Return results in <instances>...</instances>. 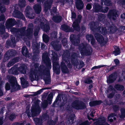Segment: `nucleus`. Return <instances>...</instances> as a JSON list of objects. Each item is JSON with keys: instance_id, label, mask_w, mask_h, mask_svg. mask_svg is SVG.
Listing matches in <instances>:
<instances>
[{"instance_id": "2", "label": "nucleus", "mask_w": 125, "mask_h": 125, "mask_svg": "<svg viewBox=\"0 0 125 125\" xmlns=\"http://www.w3.org/2000/svg\"><path fill=\"white\" fill-rule=\"evenodd\" d=\"M7 78L8 82L10 84L11 87V89L10 90L11 93L19 90L21 89V86L18 84L17 79L15 77L7 75Z\"/></svg>"}, {"instance_id": "63", "label": "nucleus", "mask_w": 125, "mask_h": 125, "mask_svg": "<svg viewBox=\"0 0 125 125\" xmlns=\"http://www.w3.org/2000/svg\"><path fill=\"white\" fill-rule=\"evenodd\" d=\"M53 69V71L56 74L58 75L60 74V71L59 68L58 67Z\"/></svg>"}, {"instance_id": "13", "label": "nucleus", "mask_w": 125, "mask_h": 125, "mask_svg": "<svg viewBox=\"0 0 125 125\" xmlns=\"http://www.w3.org/2000/svg\"><path fill=\"white\" fill-rule=\"evenodd\" d=\"M117 77V73L116 72H114L111 74L107 77V82L108 83H113L116 80Z\"/></svg>"}, {"instance_id": "15", "label": "nucleus", "mask_w": 125, "mask_h": 125, "mask_svg": "<svg viewBox=\"0 0 125 125\" xmlns=\"http://www.w3.org/2000/svg\"><path fill=\"white\" fill-rule=\"evenodd\" d=\"M70 41L72 44L75 46H78L80 42V39L79 37L75 35L70 36Z\"/></svg>"}, {"instance_id": "36", "label": "nucleus", "mask_w": 125, "mask_h": 125, "mask_svg": "<svg viewBox=\"0 0 125 125\" xmlns=\"http://www.w3.org/2000/svg\"><path fill=\"white\" fill-rule=\"evenodd\" d=\"M114 87L117 91H123L125 88L124 86L123 85L119 84H116L114 86Z\"/></svg>"}, {"instance_id": "45", "label": "nucleus", "mask_w": 125, "mask_h": 125, "mask_svg": "<svg viewBox=\"0 0 125 125\" xmlns=\"http://www.w3.org/2000/svg\"><path fill=\"white\" fill-rule=\"evenodd\" d=\"M105 18V16L104 14H101L98 15V18L99 21L103 22Z\"/></svg>"}, {"instance_id": "44", "label": "nucleus", "mask_w": 125, "mask_h": 125, "mask_svg": "<svg viewBox=\"0 0 125 125\" xmlns=\"http://www.w3.org/2000/svg\"><path fill=\"white\" fill-rule=\"evenodd\" d=\"M42 38L43 41L45 43H47L49 42V38L48 35L46 34L43 35Z\"/></svg>"}, {"instance_id": "7", "label": "nucleus", "mask_w": 125, "mask_h": 125, "mask_svg": "<svg viewBox=\"0 0 125 125\" xmlns=\"http://www.w3.org/2000/svg\"><path fill=\"white\" fill-rule=\"evenodd\" d=\"M62 59L67 64L68 68L71 69L72 67V64L70 63V59L71 56L68 51L64 52L62 55Z\"/></svg>"}, {"instance_id": "25", "label": "nucleus", "mask_w": 125, "mask_h": 125, "mask_svg": "<svg viewBox=\"0 0 125 125\" xmlns=\"http://www.w3.org/2000/svg\"><path fill=\"white\" fill-rule=\"evenodd\" d=\"M102 6L100 5L98 3H95L93 5V8L95 12L98 13L100 12Z\"/></svg>"}, {"instance_id": "40", "label": "nucleus", "mask_w": 125, "mask_h": 125, "mask_svg": "<svg viewBox=\"0 0 125 125\" xmlns=\"http://www.w3.org/2000/svg\"><path fill=\"white\" fill-rule=\"evenodd\" d=\"M52 55V56L51 58L52 62L57 61L58 59V54L57 53L55 52H53Z\"/></svg>"}, {"instance_id": "26", "label": "nucleus", "mask_w": 125, "mask_h": 125, "mask_svg": "<svg viewBox=\"0 0 125 125\" xmlns=\"http://www.w3.org/2000/svg\"><path fill=\"white\" fill-rule=\"evenodd\" d=\"M102 103L101 100H94L90 102L89 104L90 107H92L100 105Z\"/></svg>"}, {"instance_id": "17", "label": "nucleus", "mask_w": 125, "mask_h": 125, "mask_svg": "<svg viewBox=\"0 0 125 125\" xmlns=\"http://www.w3.org/2000/svg\"><path fill=\"white\" fill-rule=\"evenodd\" d=\"M53 2V0H46L44 2V8L45 12L50 10L52 7Z\"/></svg>"}, {"instance_id": "11", "label": "nucleus", "mask_w": 125, "mask_h": 125, "mask_svg": "<svg viewBox=\"0 0 125 125\" xmlns=\"http://www.w3.org/2000/svg\"><path fill=\"white\" fill-rule=\"evenodd\" d=\"M107 16L110 19L112 20L113 21L116 20L117 17L118 16L117 12L115 10H110L109 11Z\"/></svg>"}, {"instance_id": "8", "label": "nucleus", "mask_w": 125, "mask_h": 125, "mask_svg": "<svg viewBox=\"0 0 125 125\" xmlns=\"http://www.w3.org/2000/svg\"><path fill=\"white\" fill-rule=\"evenodd\" d=\"M17 54V52L13 49H10L7 51L5 53L3 58V61L6 62L11 57L15 56Z\"/></svg>"}, {"instance_id": "19", "label": "nucleus", "mask_w": 125, "mask_h": 125, "mask_svg": "<svg viewBox=\"0 0 125 125\" xmlns=\"http://www.w3.org/2000/svg\"><path fill=\"white\" fill-rule=\"evenodd\" d=\"M40 25L41 28L44 31L47 32L49 31L50 29V27L48 22L45 23L44 22L41 21L40 22Z\"/></svg>"}, {"instance_id": "33", "label": "nucleus", "mask_w": 125, "mask_h": 125, "mask_svg": "<svg viewBox=\"0 0 125 125\" xmlns=\"http://www.w3.org/2000/svg\"><path fill=\"white\" fill-rule=\"evenodd\" d=\"M51 44L54 50L56 51H58L60 50L61 47V45H59L57 42H52Z\"/></svg>"}, {"instance_id": "12", "label": "nucleus", "mask_w": 125, "mask_h": 125, "mask_svg": "<svg viewBox=\"0 0 125 125\" xmlns=\"http://www.w3.org/2000/svg\"><path fill=\"white\" fill-rule=\"evenodd\" d=\"M17 22L14 19L9 18L6 21L5 26L7 29H10L16 25Z\"/></svg>"}, {"instance_id": "24", "label": "nucleus", "mask_w": 125, "mask_h": 125, "mask_svg": "<svg viewBox=\"0 0 125 125\" xmlns=\"http://www.w3.org/2000/svg\"><path fill=\"white\" fill-rule=\"evenodd\" d=\"M106 24V26L107 27V28L110 29L109 31L111 33H113L116 32L117 30V27L116 26H113L110 25V23L108 22Z\"/></svg>"}, {"instance_id": "37", "label": "nucleus", "mask_w": 125, "mask_h": 125, "mask_svg": "<svg viewBox=\"0 0 125 125\" xmlns=\"http://www.w3.org/2000/svg\"><path fill=\"white\" fill-rule=\"evenodd\" d=\"M114 48L115 49V50L113 51V53L115 54V56H116L119 55L121 53V52L119 47L114 46Z\"/></svg>"}, {"instance_id": "52", "label": "nucleus", "mask_w": 125, "mask_h": 125, "mask_svg": "<svg viewBox=\"0 0 125 125\" xmlns=\"http://www.w3.org/2000/svg\"><path fill=\"white\" fill-rule=\"evenodd\" d=\"M52 63L53 69L58 68V66L59 65L58 61H55L52 62Z\"/></svg>"}, {"instance_id": "10", "label": "nucleus", "mask_w": 125, "mask_h": 125, "mask_svg": "<svg viewBox=\"0 0 125 125\" xmlns=\"http://www.w3.org/2000/svg\"><path fill=\"white\" fill-rule=\"evenodd\" d=\"M14 10L12 13V15L14 17L20 19L23 21L26 20L25 18L23 13L18 10H16V7H14Z\"/></svg>"}, {"instance_id": "50", "label": "nucleus", "mask_w": 125, "mask_h": 125, "mask_svg": "<svg viewBox=\"0 0 125 125\" xmlns=\"http://www.w3.org/2000/svg\"><path fill=\"white\" fill-rule=\"evenodd\" d=\"M48 104V101L44 100L42 104V106L43 108H46L47 107Z\"/></svg>"}, {"instance_id": "5", "label": "nucleus", "mask_w": 125, "mask_h": 125, "mask_svg": "<svg viewBox=\"0 0 125 125\" xmlns=\"http://www.w3.org/2000/svg\"><path fill=\"white\" fill-rule=\"evenodd\" d=\"M72 104L73 107L77 110L83 109L86 108L85 104L81 100L75 101Z\"/></svg>"}, {"instance_id": "29", "label": "nucleus", "mask_w": 125, "mask_h": 125, "mask_svg": "<svg viewBox=\"0 0 125 125\" xmlns=\"http://www.w3.org/2000/svg\"><path fill=\"white\" fill-rule=\"evenodd\" d=\"M33 8L36 14H38L41 12L42 8L40 5L36 4L33 6Z\"/></svg>"}, {"instance_id": "43", "label": "nucleus", "mask_w": 125, "mask_h": 125, "mask_svg": "<svg viewBox=\"0 0 125 125\" xmlns=\"http://www.w3.org/2000/svg\"><path fill=\"white\" fill-rule=\"evenodd\" d=\"M69 26L68 25L64 24L61 26L62 30L66 32H68Z\"/></svg>"}, {"instance_id": "18", "label": "nucleus", "mask_w": 125, "mask_h": 125, "mask_svg": "<svg viewBox=\"0 0 125 125\" xmlns=\"http://www.w3.org/2000/svg\"><path fill=\"white\" fill-rule=\"evenodd\" d=\"M65 62L62 59L60 67L62 72L64 73H67L69 72V70L66 65Z\"/></svg>"}, {"instance_id": "57", "label": "nucleus", "mask_w": 125, "mask_h": 125, "mask_svg": "<svg viewBox=\"0 0 125 125\" xmlns=\"http://www.w3.org/2000/svg\"><path fill=\"white\" fill-rule=\"evenodd\" d=\"M10 28V31L12 33H16V32H18V29H17L14 27L11 28Z\"/></svg>"}, {"instance_id": "38", "label": "nucleus", "mask_w": 125, "mask_h": 125, "mask_svg": "<svg viewBox=\"0 0 125 125\" xmlns=\"http://www.w3.org/2000/svg\"><path fill=\"white\" fill-rule=\"evenodd\" d=\"M21 84L23 88H26L28 86L29 83L28 81L23 78V80H21Z\"/></svg>"}, {"instance_id": "30", "label": "nucleus", "mask_w": 125, "mask_h": 125, "mask_svg": "<svg viewBox=\"0 0 125 125\" xmlns=\"http://www.w3.org/2000/svg\"><path fill=\"white\" fill-rule=\"evenodd\" d=\"M33 120L36 125H42L43 123V120L41 117H35L33 119Z\"/></svg>"}, {"instance_id": "1", "label": "nucleus", "mask_w": 125, "mask_h": 125, "mask_svg": "<svg viewBox=\"0 0 125 125\" xmlns=\"http://www.w3.org/2000/svg\"><path fill=\"white\" fill-rule=\"evenodd\" d=\"M42 61L44 63L46 66V68L44 66L42 67H40L39 68V71L40 73L42 75L46 74L47 77L44 78L43 79L45 83L47 84H49L51 82L50 72V69L52 68L51 63V60L48 56L47 52H44L42 54Z\"/></svg>"}, {"instance_id": "41", "label": "nucleus", "mask_w": 125, "mask_h": 125, "mask_svg": "<svg viewBox=\"0 0 125 125\" xmlns=\"http://www.w3.org/2000/svg\"><path fill=\"white\" fill-rule=\"evenodd\" d=\"M18 4L20 8H21L25 7L26 2L25 0H19Z\"/></svg>"}, {"instance_id": "53", "label": "nucleus", "mask_w": 125, "mask_h": 125, "mask_svg": "<svg viewBox=\"0 0 125 125\" xmlns=\"http://www.w3.org/2000/svg\"><path fill=\"white\" fill-rule=\"evenodd\" d=\"M56 123L55 121L51 119L48 121L47 123V125H55Z\"/></svg>"}, {"instance_id": "59", "label": "nucleus", "mask_w": 125, "mask_h": 125, "mask_svg": "<svg viewBox=\"0 0 125 125\" xmlns=\"http://www.w3.org/2000/svg\"><path fill=\"white\" fill-rule=\"evenodd\" d=\"M15 36L16 37V40H19L20 38L23 36L19 32H17L15 33Z\"/></svg>"}, {"instance_id": "14", "label": "nucleus", "mask_w": 125, "mask_h": 125, "mask_svg": "<svg viewBox=\"0 0 125 125\" xmlns=\"http://www.w3.org/2000/svg\"><path fill=\"white\" fill-rule=\"evenodd\" d=\"M94 124L95 125H110L106 122V120L104 116H101L98 118Z\"/></svg>"}, {"instance_id": "48", "label": "nucleus", "mask_w": 125, "mask_h": 125, "mask_svg": "<svg viewBox=\"0 0 125 125\" xmlns=\"http://www.w3.org/2000/svg\"><path fill=\"white\" fill-rule=\"evenodd\" d=\"M121 115L120 116L121 118H123L125 117V109L123 108L121 109Z\"/></svg>"}, {"instance_id": "60", "label": "nucleus", "mask_w": 125, "mask_h": 125, "mask_svg": "<svg viewBox=\"0 0 125 125\" xmlns=\"http://www.w3.org/2000/svg\"><path fill=\"white\" fill-rule=\"evenodd\" d=\"M11 85L10 83H6L5 86V90L6 91L10 90V89Z\"/></svg>"}, {"instance_id": "47", "label": "nucleus", "mask_w": 125, "mask_h": 125, "mask_svg": "<svg viewBox=\"0 0 125 125\" xmlns=\"http://www.w3.org/2000/svg\"><path fill=\"white\" fill-rule=\"evenodd\" d=\"M112 107L113 110L115 113H116L118 111H119L120 109L119 106L116 105H113Z\"/></svg>"}, {"instance_id": "55", "label": "nucleus", "mask_w": 125, "mask_h": 125, "mask_svg": "<svg viewBox=\"0 0 125 125\" xmlns=\"http://www.w3.org/2000/svg\"><path fill=\"white\" fill-rule=\"evenodd\" d=\"M6 10V8L1 4H0V12L1 13H4L5 12Z\"/></svg>"}, {"instance_id": "49", "label": "nucleus", "mask_w": 125, "mask_h": 125, "mask_svg": "<svg viewBox=\"0 0 125 125\" xmlns=\"http://www.w3.org/2000/svg\"><path fill=\"white\" fill-rule=\"evenodd\" d=\"M90 79L91 78L90 77L87 78L84 81V83H85L88 84L92 83L93 81L92 80Z\"/></svg>"}, {"instance_id": "21", "label": "nucleus", "mask_w": 125, "mask_h": 125, "mask_svg": "<svg viewBox=\"0 0 125 125\" xmlns=\"http://www.w3.org/2000/svg\"><path fill=\"white\" fill-rule=\"evenodd\" d=\"M80 23V19H76L73 22L72 27L74 29L77 31H79L80 30L79 24Z\"/></svg>"}, {"instance_id": "16", "label": "nucleus", "mask_w": 125, "mask_h": 125, "mask_svg": "<svg viewBox=\"0 0 125 125\" xmlns=\"http://www.w3.org/2000/svg\"><path fill=\"white\" fill-rule=\"evenodd\" d=\"M41 111L39 107H37L36 106H33L31 108V115L32 117L36 116L39 114Z\"/></svg>"}, {"instance_id": "56", "label": "nucleus", "mask_w": 125, "mask_h": 125, "mask_svg": "<svg viewBox=\"0 0 125 125\" xmlns=\"http://www.w3.org/2000/svg\"><path fill=\"white\" fill-rule=\"evenodd\" d=\"M43 89H41L37 91L36 92H33L34 94L32 95V96H34L40 94L43 91Z\"/></svg>"}, {"instance_id": "35", "label": "nucleus", "mask_w": 125, "mask_h": 125, "mask_svg": "<svg viewBox=\"0 0 125 125\" xmlns=\"http://www.w3.org/2000/svg\"><path fill=\"white\" fill-rule=\"evenodd\" d=\"M21 52L22 54L24 56H27L29 55V51L26 46L22 47Z\"/></svg>"}, {"instance_id": "23", "label": "nucleus", "mask_w": 125, "mask_h": 125, "mask_svg": "<svg viewBox=\"0 0 125 125\" xmlns=\"http://www.w3.org/2000/svg\"><path fill=\"white\" fill-rule=\"evenodd\" d=\"M77 54L76 53L73 52L72 53L71 57V61L72 64L75 65L76 64L77 61Z\"/></svg>"}, {"instance_id": "54", "label": "nucleus", "mask_w": 125, "mask_h": 125, "mask_svg": "<svg viewBox=\"0 0 125 125\" xmlns=\"http://www.w3.org/2000/svg\"><path fill=\"white\" fill-rule=\"evenodd\" d=\"M40 30V28L39 27H38L34 29V36H37L38 35Z\"/></svg>"}, {"instance_id": "32", "label": "nucleus", "mask_w": 125, "mask_h": 125, "mask_svg": "<svg viewBox=\"0 0 125 125\" xmlns=\"http://www.w3.org/2000/svg\"><path fill=\"white\" fill-rule=\"evenodd\" d=\"M31 9L30 6H28L26 8L25 11V14L26 17L31 19H33L31 16V14L30 12V10Z\"/></svg>"}, {"instance_id": "20", "label": "nucleus", "mask_w": 125, "mask_h": 125, "mask_svg": "<svg viewBox=\"0 0 125 125\" xmlns=\"http://www.w3.org/2000/svg\"><path fill=\"white\" fill-rule=\"evenodd\" d=\"M19 69L17 65H14L8 71L9 74L14 75H17L19 74Z\"/></svg>"}, {"instance_id": "27", "label": "nucleus", "mask_w": 125, "mask_h": 125, "mask_svg": "<svg viewBox=\"0 0 125 125\" xmlns=\"http://www.w3.org/2000/svg\"><path fill=\"white\" fill-rule=\"evenodd\" d=\"M86 39L89 42L91 40V43L92 45H94L95 44V40L94 36L92 34H87L86 35Z\"/></svg>"}, {"instance_id": "62", "label": "nucleus", "mask_w": 125, "mask_h": 125, "mask_svg": "<svg viewBox=\"0 0 125 125\" xmlns=\"http://www.w3.org/2000/svg\"><path fill=\"white\" fill-rule=\"evenodd\" d=\"M0 36H1L3 39H5L9 37V35L8 33H6L5 32L2 35H1Z\"/></svg>"}, {"instance_id": "61", "label": "nucleus", "mask_w": 125, "mask_h": 125, "mask_svg": "<svg viewBox=\"0 0 125 125\" xmlns=\"http://www.w3.org/2000/svg\"><path fill=\"white\" fill-rule=\"evenodd\" d=\"M19 71L23 72L25 70V66L24 65H22L19 67H18Z\"/></svg>"}, {"instance_id": "3", "label": "nucleus", "mask_w": 125, "mask_h": 125, "mask_svg": "<svg viewBox=\"0 0 125 125\" xmlns=\"http://www.w3.org/2000/svg\"><path fill=\"white\" fill-rule=\"evenodd\" d=\"M78 49L82 56H90L92 53V50L91 46H87L83 43L79 45Z\"/></svg>"}, {"instance_id": "4", "label": "nucleus", "mask_w": 125, "mask_h": 125, "mask_svg": "<svg viewBox=\"0 0 125 125\" xmlns=\"http://www.w3.org/2000/svg\"><path fill=\"white\" fill-rule=\"evenodd\" d=\"M26 28L24 27L18 29V32H20L22 36L27 37L29 39H31L33 36V28H28L26 30Z\"/></svg>"}, {"instance_id": "42", "label": "nucleus", "mask_w": 125, "mask_h": 125, "mask_svg": "<svg viewBox=\"0 0 125 125\" xmlns=\"http://www.w3.org/2000/svg\"><path fill=\"white\" fill-rule=\"evenodd\" d=\"M61 42L62 45L65 48H67L68 49L69 48L68 47V46H67V41L66 38H62Z\"/></svg>"}, {"instance_id": "58", "label": "nucleus", "mask_w": 125, "mask_h": 125, "mask_svg": "<svg viewBox=\"0 0 125 125\" xmlns=\"http://www.w3.org/2000/svg\"><path fill=\"white\" fill-rule=\"evenodd\" d=\"M109 8L108 7H105L104 8H103L102 7V9H101L100 12H102L104 13H105L107 12Z\"/></svg>"}, {"instance_id": "28", "label": "nucleus", "mask_w": 125, "mask_h": 125, "mask_svg": "<svg viewBox=\"0 0 125 125\" xmlns=\"http://www.w3.org/2000/svg\"><path fill=\"white\" fill-rule=\"evenodd\" d=\"M75 117V115L74 114H72L70 115L69 116L67 122L69 125H72L74 123V119Z\"/></svg>"}, {"instance_id": "6", "label": "nucleus", "mask_w": 125, "mask_h": 125, "mask_svg": "<svg viewBox=\"0 0 125 125\" xmlns=\"http://www.w3.org/2000/svg\"><path fill=\"white\" fill-rule=\"evenodd\" d=\"M97 41L102 46L106 45L108 40L105 39L104 37L99 33H96L94 35Z\"/></svg>"}, {"instance_id": "31", "label": "nucleus", "mask_w": 125, "mask_h": 125, "mask_svg": "<svg viewBox=\"0 0 125 125\" xmlns=\"http://www.w3.org/2000/svg\"><path fill=\"white\" fill-rule=\"evenodd\" d=\"M106 23H105L104 24V26H100V31H97L99 32L102 34L103 35H106L107 33V31L106 29V27H107L106 26Z\"/></svg>"}, {"instance_id": "34", "label": "nucleus", "mask_w": 125, "mask_h": 125, "mask_svg": "<svg viewBox=\"0 0 125 125\" xmlns=\"http://www.w3.org/2000/svg\"><path fill=\"white\" fill-rule=\"evenodd\" d=\"M52 20L54 22L59 23L62 21V18L61 16L56 15L53 16Z\"/></svg>"}, {"instance_id": "39", "label": "nucleus", "mask_w": 125, "mask_h": 125, "mask_svg": "<svg viewBox=\"0 0 125 125\" xmlns=\"http://www.w3.org/2000/svg\"><path fill=\"white\" fill-rule=\"evenodd\" d=\"M6 28L4 23H0V36L5 32Z\"/></svg>"}, {"instance_id": "22", "label": "nucleus", "mask_w": 125, "mask_h": 125, "mask_svg": "<svg viewBox=\"0 0 125 125\" xmlns=\"http://www.w3.org/2000/svg\"><path fill=\"white\" fill-rule=\"evenodd\" d=\"M75 4L76 8L78 10H82L83 8L84 4L82 0H76Z\"/></svg>"}, {"instance_id": "64", "label": "nucleus", "mask_w": 125, "mask_h": 125, "mask_svg": "<svg viewBox=\"0 0 125 125\" xmlns=\"http://www.w3.org/2000/svg\"><path fill=\"white\" fill-rule=\"evenodd\" d=\"M6 45L8 47L12 46L14 44H12V42L10 40H8L6 42Z\"/></svg>"}, {"instance_id": "9", "label": "nucleus", "mask_w": 125, "mask_h": 125, "mask_svg": "<svg viewBox=\"0 0 125 125\" xmlns=\"http://www.w3.org/2000/svg\"><path fill=\"white\" fill-rule=\"evenodd\" d=\"M89 25L90 30L93 32L100 31V27L97 23L94 21L91 22L89 23Z\"/></svg>"}, {"instance_id": "51", "label": "nucleus", "mask_w": 125, "mask_h": 125, "mask_svg": "<svg viewBox=\"0 0 125 125\" xmlns=\"http://www.w3.org/2000/svg\"><path fill=\"white\" fill-rule=\"evenodd\" d=\"M104 4L107 6H111L112 5V3L110 0H104Z\"/></svg>"}, {"instance_id": "46", "label": "nucleus", "mask_w": 125, "mask_h": 125, "mask_svg": "<svg viewBox=\"0 0 125 125\" xmlns=\"http://www.w3.org/2000/svg\"><path fill=\"white\" fill-rule=\"evenodd\" d=\"M16 118V115L15 113H13L10 114L9 116V119L11 121H13Z\"/></svg>"}]
</instances>
